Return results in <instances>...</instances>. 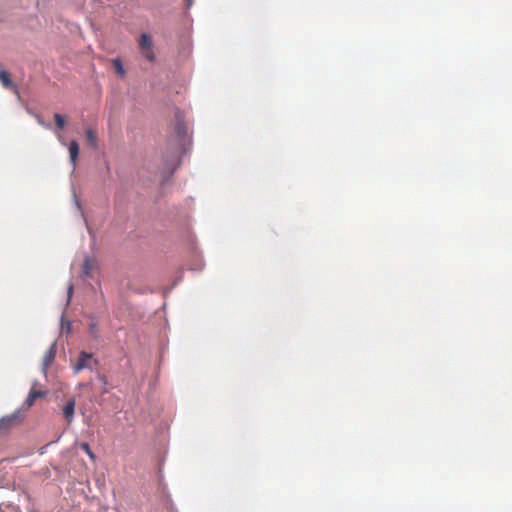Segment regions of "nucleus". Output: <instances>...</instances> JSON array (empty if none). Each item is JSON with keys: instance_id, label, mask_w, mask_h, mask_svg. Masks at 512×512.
Here are the masks:
<instances>
[{"instance_id": "1", "label": "nucleus", "mask_w": 512, "mask_h": 512, "mask_svg": "<svg viewBox=\"0 0 512 512\" xmlns=\"http://www.w3.org/2000/svg\"><path fill=\"white\" fill-rule=\"evenodd\" d=\"M152 46H153V42H152L151 37L146 33L141 34L140 39H139V48L141 50V53L149 61H154V59H155V55L152 50Z\"/></svg>"}, {"instance_id": "2", "label": "nucleus", "mask_w": 512, "mask_h": 512, "mask_svg": "<svg viewBox=\"0 0 512 512\" xmlns=\"http://www.w3.org/2000/svg\"><path fill=\"white\" fill-rule=\"evenodd\" d=\"M93 362V356L91 353L81 352L78 357V361L74 366L75 372H79L83 369H91Z\"/></svg>"}, {"instance_id": "3", "label": "nucleus", "mask_w": 512, "mask_h": 512, "mask_svg": "<svg viewBox=\"0 0 512 512\" xmlns=\"http://www.w3.org/2000/svg\"><path fill=\"white\" fill-rule=\"evenodd\" d=\"M98 268L97 260L94 257L86 256L83 263V274L92 276L93 272Z\"/></svg>"}, {"instance_id": "4", "label": "nucleus", "mask_w": 512, "mask_h": 512, "mask_svg": "<svg viewBox=\"0 0 512 512\" xmlns=\"http://www.w3.org/2000/svg\"><path fill=\"white\" fill-rule=\"evenodd\" d=\"M76 402L74 399L68 400V402L63 407V414L68 424H71L74 418Z\"/></svg>"}, {"instance_id": "5", "label": "nucleus", "mask_w": 512, "mask_h": 512, "mask_svg": "<svg viewBox=\"0 0 512 512\" xmlns=\"http://www.w3.org/2000/svg\"><path fill=\"white\" fill-rule=\"evenodd\" d=\"M56 356V348L55 343L51 345V347L46 351L43 357V369L46 370L54 361Z\"/></svg>"}, {"instance_id": "6", "label": "nucleus", "mask_w": 512, "mask_h": 512, "mask_svg": "<svg viewBox=\"0 0 512 512\" xmlns=\"http://www.w3.org/2000/svg\"><path fill=\"white\" fill-rule=\"evenodd\" d=\"M0 82L5 88L13 89L15 92H17V87L13 84L7 71L0 70Z\"/></svg>"}, {"instance_id": "7", "label": "nucleus", "mask_w": 512, "mask_h": 512, "mask_svg": "<svg viewBox=\"0 0 512 512\" xmlns=\"http://www.w3.org/2000/svg\"><path fill=\"white\" fill-rule=\"evenodd\" d=\"M70 160L73 166L76 165V161L79 155V145L76 140H72L68 147Z\"/></svg>"}, {"instance_id": "8", "label": "nucleus", "mask_w": 512, "mask_h": 512, "mask_svg": "<svg viewBox=\"0 0 512 512\" xmlns=\"http://www.w3.org/2000/svg\"><path fill=\"white\" fill-rule=\"evenodd\" d=\"M44 396V393L41 392V391H36V390H31L30 393L28 394L26 400H25V404L28 406V407H31L35 400L39 397H43Z\"/></svg>"}, {"instance_id": "9", "label": "nucleus", "mask_w": 512, "mask_h": 512, "mask_svg": "<svg viewBox=\"0 0 512 512\" xmlns=\"http://www.w3.org/2000/svg\"><path fill=\"white\" fill-rule=\"evenodd\" d=\"M86 139L90 146L93 148L97 147V137L92 129L86 131Z\"/></svg>"}, {"instance_id": "10", "label": "nucleus", "mask_w": 512, "mask_h": 512, "mask_svg": "<svg viewBox=\"0 0 512 512\" xmlns=\"http://www.w3.org/2000/svg\"><path fill=\"white\" fill-rule=\"evenodd\" d=\"M112 64L114 69L116 70L117 74L121 77L125 75V70L123 68L122 62L119 58L113 59Z\"/></svg>"}, {"instance_id": "11", "label": "nucleus", "mask_w": 512, "mask_h": 512, "mask_svg": "<svg viewBox=\"0 0 512 512\" xmlns=\"http://www.w3.org/2000/svg\"><path fill=\"white\" fill-rule=\"evenodd\" d=\"M175 131L178 136L185 137V135L187 134V127L183 122L178 121L175 127Z\"/></svg>"}, {"instance_id": "12", "label": "nucleus", "mask_w": 512, "mask_h": 512, "mask_svg": "<svg viewBox=\"0 0 512 512\" xmlns=\"http://www.w3.org/2000/svg\"><path fill=\"white\" fill-rule=\"evenodd\" d=\"M80 448L89 456L91 460L96 459V455L93 453V451L90 448V445L87 442L81 443Z\"/></svg>"}, {"instance_id": "13", "label": "nucleus", "mask_w": 512, "mask_h": 512, "mask_svg": "<svg viewBox=\"0 0 512 512\" xmlns=\"http://www.w3.org/2000/svg\"><path fill=\"white\" fill-rule=\"evenodd\" d=\"M54 121H55L56 126L59 129H63L64 128V126H65V119H64V117L61 114L56 113L54 115Z\"/></svg>"}, {"instance_id": "14", "label": "nucleus", "mask_w": 512, "mask_h": 512, "mask_svg": "<svg viewBox=\"0 0 512 512\" xmlns=\"http://www.w3.org/2000/svg\"><path fill=\"white\" fill-rule=\"evenodd\" d=\"M89 331L91 333V335L96 338L98 336V328H97V324L95 322H91L90 325H89Z\"/></svg>"}, {"instance_id": "15", "label": "nucleus", "mask_w": 512, "mask_h": 512, "mask_svg": "<svg viewBox=\"0 0 512 512\" xmlns=\"http://www.w3.org/2000/svg\"><path fill=\"white\" fill-rule=\"evenodd\" d=\"M72 292H73V286L70 285L69 288H68V297H69V299L71 298Z\"/></svg>"}]
</instances>
